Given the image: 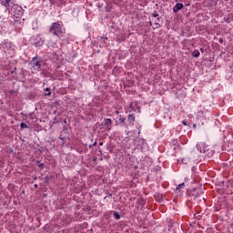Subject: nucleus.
Instances as JSON below:
<instances>
[{"label": "nucleus", "instance_id": "nucleus-13", "mask_svg": "<svg viewBox=\"0 0 233 233\" xmlns=\"http://www.w3.org/2000/svg\"><path fill=\"white\" fill-rule=\"evenodd\" d=\"M20 127L21 128H28V126L25 123H21Z\"/></svg>", "mask_w": 233, "mask_h": 233}, {"label": "nucleus", "instance_id": "nucleus-1", "mask_svg": "<svg viewBox=\"0 0 233 233\" xmlns=\"http://www.w3.org/2000/svg\"><path fill=\"white\" fill-rule=\"evenodd\" d=\"M49 32L53 35H61V34H64L65 29H64L63 22L61 21L54 22L49 28Z\"/></svg>", "mask_w": 233, "mask_h": 233}, {"label": "nucleus", "instance_id": "nucleus-28", "mask_svg": "<svg viewBox=\"0 0 233 233\" xmlns=\"http://www.w3.org/2000/svg\"><path fill=\"white\" fill-rule=\"evenodd\" d=\"M157 21H159V18H157Z\"/></svg>", "mask_w": 233, "mask_h": 233}, {"label": "nucleus", "instance_id": "nucleus-20", "mask_svg": "<svg viewBox=\"0 0 233 233\" xmlns=\"http://www.w3.org/2000/svg\"><path fill=\"white\" fill-rule=\"evenodd\" d=\"M96 145H97V142H95L92 147H96Z\"/></svg>", "mask_w": 233, "mask_h": 233}, {"label": "nucleus", "instance_id": "nucleus-6", "mask_svg": "<svg viewBox=\"0 0 233 233\" xmlns=\"http://www.w3.org/2000/svg\"><path fill=\"white\" fill-rule=\"evenodd\" d=\"M22 8L21 6L17 5H14L12 7H11V12H14L15 14H17V15H19V14H21V11ZM17 11V13H16Z\"/></svg>", "mask_w": 233, "mask_h": 233}, {"label": "nucleus", "instance_id": "nucleus-22", "mask_svg": "<svg viewBox=\"0 0 233 233\" xmlns=\"http://www.w3.org/2000/svg\"><path fill=\"white\" fill-rule=\"evenodd\" d=\"M141 205H145V201L141 200Z\"/></svg>", "mask_w": 233, "mask_h": 233}, {"label": "nucleus", "instance_id": "nucleus-12", "mask_svg": "<svg viewBox=\"0 0 233 233\" xmlns=\"http://www.w3.org/2000/svg\"><path fill=\"white\" fill-rule=\"evenodd\" d=\"M185 187V183H181L177 187V190H180V188H183Z\"/></svg>", "mask_w": 233, "mask_h": 233}, {"label": "nucleus", "instance_id": "nucleus-25", "mask_svg": "<svg viewBox=\"0 0 233 233\" xmlns=\"http://www.w3.org/2000/svg\"><path fill=\"white\" fill-rule=\"evenodd\" d=\"M35 188H37V184H35Z\"/></svg>", "mask_w": 233, "mask_h": 233}, {"label": "nucleus", "instance_id": "nucleus-16", "mask_svg": "<svg viewBox=\"0 0 233 233\" xmlns=\"http://www.w3.org/2000/svg\"><path fill=\"white\" fill-rule=\"evenodd\" d=\"M153 17H159V14L154 13V14H153Z\"/></svg>", "mask_w": 233, "mask_h": 233}, {"label": "nucleus", "instance_id": "nucleus-3", "mask_svg": "<svg viewBox=\"0 0 233 233\" xmlns=\"http://www.w3.org/2000/svg\"><path fill=\"white\" fill-rule=\"evenodd\" d=\"M197 148L199 150V152L205 154L206 152H208V146H206L205 143L199 142L197 144Z\"/></svg>", "mask_w": 233, "mask_h": 233}, {"label": "nucleus", "instance_id": "nucleus-8", "mask_svg": "<svg viewBox=\"0 0 233 233\" xmlns=\"http://www.w3.org/2000/svg\"><path fill=\"white\" fill-rule=\"evenodd\" d=\"M127 121L129 122V125H134V121H136V116L134 114H129L127 116Z\"/></svg>", "mask_w": 233, "mask_h": 233}, {"label": "nucleus", "instance_id": "nucleus-9", "mask_svg": "<svg viewBox=\"0 0 233 233\" xmlns=\"http://www.w3.org/2000/svg\"><path fill=\"white\" fill-rule=\"evenodd\" d=\"M0 1H1V5L5 6V8H7V10H10V8L8 7V6H10V0H0Z\"/></svg>", "mask_w": 233, "mask_h": 233}, {"label": "nucleus", "instance_id": "nucleus-7", "mask_svg": "<svg viewBox=\"0 0 233 233\" xmlns=\"http://www.w3.org/2000/svg\"><path fill=\"white\" fill-rule=\"evenodd\" d=\"M183 8V4L178 3L174 7H173V12H175V14H177V12H179V10H182Z\"/></svg>", "mask_w": 233, "mask_h": 233}, {"label": "nucleus", "instance_id": "nucleus-14", "mask_svg": "<svg viewBox=\"0 0 233 233\" xmlns=\"http://www.w3.org/2000/svg\"><path fill=\"white\" fill-rule=\"evenodd\" d=\"M126 121H127V118H125V117L119 118V122L123 123L124 125H125Z\"/></svg>", "mask_w": 233, "mask_h": 233}, {"label": "nucleus", "instance_id": "nucleus-11", "mask_svg": "<svg viewBox=\"0 0 233 233\" xmlns=\"http://www.w3.org/2000/svg\"><path fill=\"white\" fill-rule=\"evenodd\" d=\"M193 57H199V51H194L192 53Z\"/></svg>", "mask_w": 233, "mask_h": 233}, {"label": "nucleus", "instance_id": "nucleus-24", "mask_svg": "<svg viewBox=\"0 0 233 233\" xmlns=\"http://www.w3.org/2000/svg\"><path fill=\"white\" fill-rule=\"evenodd\" d=\"M99 145H100V147H103V142H100Z\"/></svg>", "mask_w": 233, "mask_h": 233}, {"label": "nucleus", "instance_id": "nucleus-19", "mask_svg": "<svg viewBox=\"0 0 233 233\" xmlns=\"http://www.w3.org/2000/svg\"><path fill=\"white\" fill-rule=\"evenodd\" d=\"M46 92H50L49 87H46Z\"/></svg>", "mask_w": 233, "mask_h": 233}, {"label": "nucleus", "instance_id": "nucleus-21", "mask_svg": "<svg viewBox=\"0 0 233 233\" xmlns=\"http://www.w3.org/2000/svg\"><path fill=\"white\" fill-rule=\"evenodd\" d=\"M43 167H44L43 164H40V165H39V167H40V168H43Z\"/></svg>", "mask_w": 233, "mask_h": 233}, {"label": "nucleus", "instance_id": "nucleus-23", "mask_svg": "<svg viewBox=\"0 0 233 233\" xmlns=\"http://www.w3.org/2000/svg\"><path fill=\"white\" fill-rule=\"evenodd\" d=\"M149 25L152 26V21H149Z\"/></svg>", "mask_w": 233, "mask_h": 233}, {"label": "nucleus", "instance_id": "nucleus-29", "mask_svg": "<svg viewBox=\"0 0 233 233\" xmlns=\"http://www.w3.org/2000/svg\"><path fill=\"white\" fill-rule=\"evenodd\" d=\"M141 141V143H143V140H140Z\"/></svg>", "mask_w": 233, "mask_h": 233}, {"label": "nucleus", "instance_id": "nucleus-5", "mask_svg": "<svg viewBox=\"0 0 233 233\" xmlns=\"http://www.w3.org/2000/svg\"><path fill=\"white\" fill-rule=\"evenodd\" d=\"M104 126L106 127V130H112V119L105 118L104 119Z\"/></svg>", "mask_w": 233, "mask_h": 233}, {"label": "nucleus", "instance_id": "nucleus-17", "mask_svg": "<svg viewBox=\"0 0 233 233\" xmlns=\"http://www.w3.org/2000/svg\"><path fill=\"white\" fill-rule=\"evenodd\" d=\"M182 124L184 125V127H187L188 126V124H187L186 121H183Z\"/></svg>", "mask_w": 233, "mask_h": 233}, {"label": "nucleus", "instance_id": "nucleus-4", "mask_svg": "<svg viewBox=\"0 0 233 233\" xmlns=\"http://www.w3.org/2000/svg\"><path fill=\"white\" fill-rule=\"evenodd\" d=\"M32 65L35 70H39V68H41V60H39L37 56H35L32 59Z\"/></svg>", "mask_w": 233, "mask_h": 233}, {"label": "nucleus", "instance_id": "nucleus-27", "mask_svg": "<svg viewBox=\"0 0 233 233\" xmlns=\"http://www.w3.org/2000/svg\"><path fill=\"white\" fill-rule=\"evenodd\" d=\"M155 25H158L157 21L155 22Z\"/></svg>", "mask_w": 233, "mask_h": 233}, {"label": "nucleus", "instance_id": "nucleus-26", "mask_svg": "<svg viewBox=\"0 0 233 233\" xmlns=\"http://www.w3.org/2000/svg\"><path fill=\"white\" fill-rule=\"evenodd\" d=\"M155 25H158L157 21L155 22Z\"/></svg>", "mask_w": 233, "mask_h": 233}, {"label": "nucleus", "instance_id": "nucleus-15", "mask_svg": "<svg viewBox=\"0 0 233 233\" xmlns=\"http://www.w3.org/2000/svg\"><path fill=\"white\" fill-rule=\"evenodd\" d=\"M59 139H61L62 141H65L66 139H68V137H60Z\"/></svg>", "mask_w": 233, "mask_h": 233}, {"label": "nucleus", "instance_id": "nucleus-18", "mask_svg": "<svg viewBox=\"0 0 233 233\" xmlns=\"http://www.w3.org/2000/svg\"><path fill=\"white\" fill-rule=\"evenodd\" d=\"M46 96H52V92H48L47 94H46Z\"/></svg>", "mask_w": 233, "mask_h": 233}, {"label": "nucleus", "instance_id": "nucleus-10", "mask_svg": "<svg viewBox=\"0 0 233 233\" xmlns=\"http://www.w3.org/2000/svg\"><path fill=\"white\" fill-rule=\"evenodd\" d=\"M113 216H114L115 219H121V215H119V213H117V212H114Z\"/></svg>", "mask_w": 233, "mask_h": 233}, {"label": "nucleus", "instance_id": "nucleus-2", "mask_svg": "<svg viewBox=\"0 0 233 233\" xmlns=\"http://www.w3.org/2000/svg\"><path fill=\"white\" fill-rule=\"evenodd\" d=\"M191 196L197 203H205V196L200 188H194L191 191Z\"/></svg>", "mask_w": 233, "mask_h": 233}]
</instances>
